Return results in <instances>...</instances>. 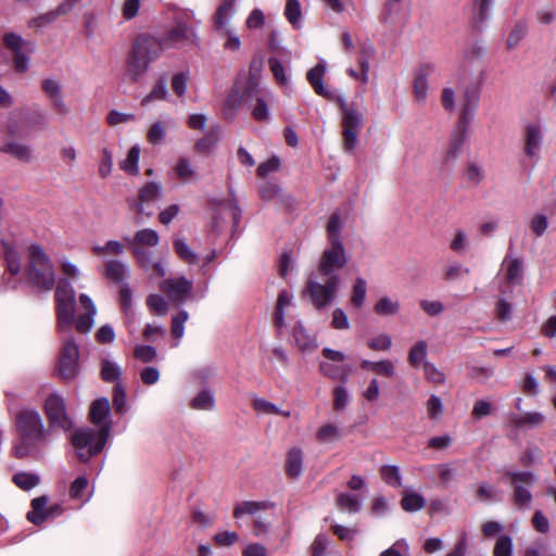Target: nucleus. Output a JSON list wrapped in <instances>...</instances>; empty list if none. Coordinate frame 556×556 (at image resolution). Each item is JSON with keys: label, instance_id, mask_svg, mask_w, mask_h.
<instances>
[{"label": "nucleus", "instance_id": "obj_1", "mask_svg": "<svg viewBox=\"0 0 556 556\" xmlns=\"http://www.w3.org/2000/svg\"><path fill=\"white\" fill-rule=\"evenodd\" d=\"M56 330L60 334L73 333L72 327L80 333H88L93 327L97 307L93 301L85 293L79 295V306L84 309L75 318L76 296L75 290L67 279H61L54 293Z\"/></svg>", "mask_w": 556, "mask_h": 556}, {"label": "nucleus", "instance_id": "obj_2", "mask_svg": "<svg viewBox=\"0 0 556 556\" xmlns=\"http://www.w3.org/2000/svg\"><path fill=\"white\" fill-rule=\"evenodd\" d=\"M160 55L155 37L139 35L131 43L125 60V78L130 83L139 81Z\"/></svg>", "mask_w": 556, "mask_h": 556}, {"label": "nucleus", "instance_id": "obj_3", "mask_svg": "<svg viewBox=\"0 0 556 556\" xmlns=\"http://www.w3.org/2000/svg\"><path fill=\"white\" fill-rule=\"evenodd\" d=\"M15 425L22 441L14 446V455L17 458H24L31 452L29 443L43 440L46 432L40 415L33 409H22L18 412Z\"/></svg>", "mask_w": 556, "mask_h": 556}, {"label": "nucleus", "instance_id": "obj_4", "mask_svg": "<svg viewBox=\"0 0 556 556\" xmlns=\"http://www.w3.org/2000/svg\"><path fill=\"white\" fill-rule=\"evenodd\" d=\"M340 285L339 276H320L316 271L308 275L303 293L316 309H323L336 300Z\"/></svg>", "mask_w": 556, "mask_h": 556}, {"label": "nucleus", "instance_id": "obj_5", "mask_svg": "<svg viewBox=\"0 0 556 556\" xmlns=\"http://www.w3.org/2000/svg\"><path fill=\"white\" fill-rule=\"evenodd\" d=\"M28 254V279L33 285L42 290H52L55 283V275L49 256L38 244H31Z\"/></svg>", "mask_w": 556, "mask_h": 556}, {"label": "nucleus", "instance_id": "obj_6", "mask_svg": "<svg viewBox=\"0 0 556 556\" xmlns=\"http://www.w3.org/2000/svg\"><path fill=\"white\" fill-rule=\"evenodd\" d=\"M108 435V427H103L98 431L89 428L76 430L71 435V441L77 457L81 462H87L90 457L100 453L105 445Z\"/></svg>", "mask_w": 556, "mask_h": 556}, {"label": "nucleus", "instance_id": "obj_7", "mask_svg": "<svg viewBox=\"0 0 556 556\" xmlns=\"http://www.w3.org/2000/svg\"><path fill=\"white\" fill-rule=\"evenodd\" d=\"M60 336L61 351L56 372L62 380L72 381L79 374V348L73 333Z\"/></svg>", "mask_w": 556, "mask_h": 556}, {"label": "nucleus", "instance_id": "obj_8", "mask_svg": "<svg viewBox=\"0 0 556 556\" xmlns=\"http://www.w3.org/2000/svg\"><path fill=\"white\" fill-rule=\"evenodd\" d=\"M339 105L342 115L343 149L352 152L358 142V134L363 126V114L355 104L348 103L345 100H340Z\"/></svg>", "mask_w": 556, "mask_h": 556}, {"label": "nucleus", "instance_id": "obj_9", "mask_svg": "<svg viewBox=\"0 0 556 556\" xmlns=\"http://www.w3.org/2000/svg\"><path fill=\"white\" fill-rule=\"evenodd\" d=\"M505 476L509 479L514 488L511 495L514 504L519 508L529 507L532 501V494L523 484H534L536 477L531 471H506Z\"/></svg>", "mask_w": 556, "mask_h": 556}, {"label": "nucleus", "instance_id": "obj_10", "mask_svg": "<svg viewBox=\"0 0 556 556\" xmlns=\"http://www.w3.org/2000/svg\"><path fill=\"white\" fill-rule=\"evenodd\" d=\"M348 264V256L343 243H330L320 255L317 273L320 276H338L334 271Z\"/></svg>", "mask_w": 556, "mask_h": 556}, {"label": "nucleus", "instance_id": "obj_11", "mask_svg": "<svg viewBox=\"0 0 556 556\" xmlns=\"http://www.w3.org/2000/svg\"><path fill=\"white\" fill-rule=\"evenodd\" d=\"M45 410L52 428L68 431L73 428V420L66 412L64 400L58 394H51L45 403Z\"/></svg>", "mask_w": 556, "mask_h": 556}, {"label": "nucleus", "instance_id": "obj_12", "mask_svg": "<svg viewBox=\"0 0 556 556\" xmlns=\"http://www.w3.org/2000/svg\"><path fill=\"white\" fill-rule=\"evenodd\" d=\"M193 30L184 22H177L168 31L155 37L157 49L162 53L165 50L179 48L182 45L192 41Z\"/></svg>", "mask_w": 556, "mask_h": 556}, {"label": "nucleus", "instance_id": "obj_13", "mask_svg": "<svg viewBox=\"0 0 556 556\" xmlns=\"http://www.w3.org/2000/svg\"><path fill=\"white\" fill-rule=\"evenodd\" d=\"M193 283L186 277L165 279L160 283V290L165 293L170 301L176 303L185 302L192 291Z\"/></svg>", "mask_w": 556, "mask_h": 556}, {"label": "nucleus", "instance_id": "obj_14", "mask_svg": "<svg viewBox=\"0 0 556 556\" xmlns=\"http://www.w3.org/2000/svg\"><path fill=\"white\" fill-rule=\"evenodd\" d=\"M163 194V187L161 184L155 181H149L144 184L138 191V201L134 202L131 208L142 214L144 212V204L157 201Z\"/></svg>", "mask_w": 556, "mask_h": 556}, {"label": "nucleus", "instance_id": "obj_15", "mask_svg": "<svg viewBox=\"0 0 556 556\" xmlns=\"http://www.w3.org/2000/svg\"><path fill=\"white\" fill-rule=\"evenodd\" d=\"M543 139L542 128L539 124H528L525 129V153L534 161L539 160V152Z\"/></svg>", "mask_w": 556, "mask_h": 556}, {"label": "nucleus", "instance_id": "obj_16", "mask_svg": "<svg viewBox=\"0 0 556 556\" xmlns=\"http://www.w3.org/2000/svg\"><path fill=\"white\" fill-rule=\"evenodd\" d=\"M42 91L47 94V97L50 99L52 103L53 110L58 114L65 115L68 113V108L66 106L62 92H61V86L59 81L55 79H45L41 83Z\"/></svg>", "mask_w": 556, "mask_h": 556}, {"label": "nucleus", "instance_id": "obj_17", "mask_svg": "<svg viewBox=\"0 0 556 556\" xmlns=\"http://www.w3.org/2000/svg\"><path fill=\"white\" fill-rule=\"evenodd\" d=\"M258 89L257 84L253 79H250L241 92L238 85L233 87L226 100V106L230 110H236L242 102L249 98L257 96Z\"/></svg>", "mask_w": 556, "mask_h": 556}, {"label": "nucleus", "instance_id": "obj_18", "mask_svg": "<svg viewBox=\"0 0 556 556\" xmlns=\"http://www.w3.org/2000/svg\"><path fill=\"white\" fill-rule=\"evenodd\" d=\"M304 453L300 447H291L286 454L285 472L290 479H298L303 472Z\"/></svg>", "mask_w": 556, "mask_h": 556}, {"label": "nucleus", "instance_id": "obj_19", "mask_svg": "<svg viewBox=\"0 0 556 556\" xmlns=\"http://www.w3.org/2000/svg\"><path fill=\"white\" fill-rule=\"evenodd\" d=\"M0 152L9 154L13 159L29 163L33 160V150L30 146L16 140H4L0 148Z\"/></svg>", "mask_w": 556, "mask_h": 556}, {"label": "nucleus", "instance_id": "obj_20", "mask_svg": "<svg viewBox=\"0 0 556 556\" xmlns=\"http://www.w3.org/2000/svg\"><path fill=\"white\" fill-rule=\"evenodd\" d=\"M505 269V280L509 285H521L523 279V261L507 254L502 263Z\"/></svg>", "mask_w": 556, "mask_h": 556}, {"label": "nucleus", "instance_id": "obj_21", "mask_svg": "<svg viewBox=\"0 0 556 556\" xmlns=\"http://www.w3.org/2000/svg\"><path fill=\"white\" fill-rule=\"evenodd\" d=\"M110 413V402L106 397H100L92 402L90 406V419L92 424L97 425L99 429L103 427L111 428V422L109 421Z\"/></svg>", "mask_w": 556, "mask_h": 556}, {"label": "nucleus", "instance_id": "obj_22", "mask_svg": "<svg viewBox=\"0 0 556 556\" xmlns=\"http://www.w3.org/2000/svg\"><path fill=\"white\" fill-rule=\"evenodd\" d=\"M479 100V92L476 88L467 87L463 92L459 119L470 123Z\"/></svg>", "mask_w": 556, "mask_h": 556}, {"label": "nucleus", "instance_id": "obj_23", "mask_svg": "<svg viewBox=\"0 0 556 556\" xmlns=\"http://www.w3.org/2000/svg\"><path fill=\"white\" fill-rule=\"evenodd\" d=\"M47 503L46 496H39L31 501V510L27 513V519L31 523L39 526L52 516V510L46 509Z\"/></svg>", "mask_w": 556, "mask_h": 556}, {"label": "nucleus", "instance_id": "obj_24", "mask_svg": "<svg viewBox=\"0 0 556 556\" xmlns=\"http://www.w3.org/2000/svg\"><path fill=\"white\" fill-rule=\"evenodd\" d=\"M292 337L294 344L302 352H311L317 348L315 337L311 336L301 323L293 326Z\"/></svg>", "mask_w": 556, "mask_h": 556}, {"label": "nucleus", "instance_id": "obj_25", "mask_svg": "<svg viewBox=\"0 0 556 556\" xmlns=\"http://www.w3.org/2000/svg\"><path fill=\"white\" fill-rule=\"evenodd\" d=\"M274 504L270 502L243 501L233 508V517L241 518L247 515L255 516L261 510L270 509Z\"/></svg>", "mask_w": 556, "mask_h": 556}, {"label": "nucleus", "instance_id": "obj_26", "mask_svg": "<svg viewBox=\"0 0 556 556\" xmlns=\"http://www.w3.org/2000/svg\"><path fill=\"white\" fill-rule=\"evenodd\" d=\"M1 248L8 271L12 276H16L21 271V258L15 245L7 240H1Z\"/></svg>", "mask_w": 556, "mask_h": 556}, {"label": "nucleus", "instance_id": "obj_27", "mask_svg": "<svg viewBox=\"0 0 556 556\" xmlns=\"http://www.w3.org/2000/svg\"><path fill=\"white\" fill-rule=\"evenodd\" d=\"M1 248L8 271L12 276H16L21 271V258L15 245L7 240H1Z\"/></svg>", "mask_w": 556, "mask_h": 556}, {"label": "nucleus", "instance_id": "obj_28", "mask_svg": "<svg viewBox=\"0 0 556 556\" xmlns=\"http://www.w3.org/2000/svg\"><path fill=\"white\" fill-rule=\"evenodd\" d=\"M326 67L323 64H317L311 68L306 74V79L313 87L314 91L321 97L329 98L330 93L324 85V75Z\"/></svg>", "mask_w": 556, "mask_h": 556}, {"label": "nucleus", "instance_id": "obj_29", "mask_svg": "<svg viewBox=\"0 0 556 556\" xmlns=\"http://www.w3.org/2000/svg\"><path fill=\"white\" fill-rule=\"evenodd\" d=\"M361 368L386 378H392L395 375L394 363L390 359H381L378 362L363 359L361 362Z\"/></svg>", "mask_w": 556, "mask_h": 556}, {"label": "nucleus", "instance_id": "obj_30", "mask_svg": "<svg viewBox=\"0 0 556 556\" xmlns=\"http://www.w3.org/2000/svg\"><path fill=\"white\" fill-rule=\"evenodd\" d=\"M160 238L155 230L151 228H146L138 230L131 241L132 248H141L143 247H156L159 244Z\"/></svg>", "mask_w": 556, "mask_h": 556}, {"label": "nucleus", "instance_id": "obj_31", "mask_svg": "<svg viewBox=\"0 0 556 556\" xmlns=\"http://www.w3.org/2000/svg\"><path fill=\"white\" fill-rule=\"evenodd\" d=\"M127 267L126 265L117 260H110L105 263L104 277L121 283L126 279Z\"/></svg>", "mask_w": 556, "mask_h": 556}, {"label": "nucleus", "instance_id": "obj_32", "mask_svg": "<svg viewBox=\"0 0 556 556\" xmlns=\"http://www.w3.org/2000/svg\"><path fill=\"white\" fill-rule=\"evenodd\" d=\"M545 420V417L542 413L531 412L526 413L523 415H513L510 421L514 427L522 428V427H538L542 425Z\"/></svg>", "mask_w": 556, "mask_h": 556}, {"label": "nucleus", "instance_id": "obj_33", "mask_svg": "<svg viewBox=\"0 0 556 556\" xmlns=\"http://www.w3.org/2000/svg\"><path fill=\"white\" fill-rule=\"evenodd\" d=\"M401 309V304L397 300L391 299L389 296L380 298L376 304L374 305V312L378 316H394L399 314Z\"/></svg>", "mask_w": 556, "mask_h": 556}, {"label": "nucleus", "instance_id": "obj_34", "mask_svg": "<svg viewBox=\"0 0 556 556\" xmlns=\"http://www.w3.org/2000/svg\"><path fill=\"white\" fill-rule=\"evenodd\" d=\"M315 437L321 444L332 443L342 437V430L333 424H325L319 427Z\"/></svg>", "mask_w": 556, "mask_h": 556}, {"label": "nucleus", "instance_id": "obj_35", "mask_svg": "<svg viewBox=\"0 0 556 556\" xmlns=\"http://www.w3.org/2000/svg\"><path fill=\"white\" fill-rule=\"evenodd\" d=\"M426 506V500L422 495L416 492H404L401 500V507L407 513H414L422 509Z\"/></svg>", "mask_w": 556, "mask_h": 556}, {"label": "nucleus", "instance_id": "obj_36", "mask_svg": "<svg viewBox=\"0 0 556 556\" xmlns=\"http://www.w3.org/2000/svg\"><path fill=\"white\" fill-rule=\"evenodd\" d=\"M337 506L349 513L355 514L361 510L362 500L357 495L341 493L336 498Z\"/></svg>", "mask_w": 556, "mask_h": 556}, {"label": "nucleus", "instance_id": "obj_37", "mask_svg": "<svg viewBox=\"0 0 556 556\" xmlns=\"http://www.w3.org/2000/svg\"><path fill=\"white\" fill-rule=\"evenodd\" d=\"M428 345L427 342L420 340L416 342L408 352V362L413 367H418L421 364L428 363L427 357Z\"/></svg>", "mask_w": 556, "mask_h": 556}, {"label": "nucleus", "instance_id": "obj_38", "mask_svg": "<svg viewBox=\"0 0 556 556\" xmlns=\"http://www.w3.org/2000/svg\"><path fill=\"white\" fill-rule=\"evenodd\" d=\"M122 376L121 367L109 359L101 362L100 377L105 382H118Z\"/></svg>", "mask_w": 556, "mask_h": 556}, {"label": "nucleus", "instance_id": "obj_39", "mask_svg": "<svg viewBox=\"0 0 556 556\" xmlns=\"http://www.w3.org/2000/svg\"><path fill=\"white\" fill-rule=\"evenodd\" d=\"M140 148L134 146L129 149L127 156L119 163V167L127 174L137 175L139 173L138 162Z\"/></svg>", "mask_w": 556, "mask_h": 556}, {"label": "nucleus", "instance_id": "obj_40", "mask_svg": "<svg viewBox=\"0 0 556 556\" xmlns=\"http://www.w3.org/2000/svg\"><path fill=\"white\" fill-rule=\"evenodd\" d=\"M381 479L392 488L402 486L400 468L395 465H384L380 468Z\"/></svg>", "mask_w": 556, "mask_h": 556}, {"label": "nucleus", "instance_id": "obj_41", "mask_svg": "<svg viewBox=\"0 0 556 556\" xmlns=\"http://www.w3.org/2000/svg\"><path fill=\"white\" fill-rule=\"evenodd\" d=\"M319 371L324 376H326L332 380H339L341 382H346L348 376H349V369L334 366V365L330 364L329 362L320 363Z\"/></svg>", "mask_w": 556, "mask_h": 556}, {"label": "nucleus", "instance_id": "obj_42", "mask_svg": "<svg viewBox=\"0 0 556 556\" xmlns=\"http://www.w3.org/2000/svg\"><path fill=\"white\" fill-rule=\"evenodd\" d=\"M366 293H367V283L364 278H356L353 289H352V295H351V303L354 307L361 308L366 300Z\"/></svg>", "mask_w": 556, "mask_h": 556}, {"label": "nucleus", "instance_id": "obj_43", "mask_svg": "<svg viewBox=\"0 0 556 556\" xmlns=\"http://www.w3.org/2000/svg\"><path fill=\"white\" fill-rule=\"evenodd\" d=\"M236 0H224L218 7L215 15V24L218 29L226 27L228 20L232 15Z\"/></svg>", "mask_w": 556, "mask_h": 556}, {"label": "nucleus", "instance_id": "obj_44", "mask_svg": "<svg viewBox=\"0 0 556 556\" xmlns=\"http://www.w3.org/2000/svg\"><path fill=\"white\" fill-rule=\"evenodd\" d=\"M174 172L176 177L182 182L189 181L195 174L194 168L188 157H179L174 167Z\"/></svg>", "mask_w": 556, "mask_h": 556}, {"label": "nucleus", "instance_id": "obj_45", "mask_svg": "<svg viewBox=\"0 0 556 556\" xmlns=\"http://www.w3.org/2000/svg\"><path fill=\"white\" fill-rule=\"evenodd\" d=\"M13 482L22 490L28 491L40 482L38 475L33 472H17L13 476Z\"/></svg>", "mask_w": 556, "mask_h": 556}, {"label": "nucleus", "instance_id": "obj_46", "mask_svg": "<svg viewBox=\"0 0 556 556\" xmlns=\"http://www.w3.org/2000/svg\"><path fill=\"white\" fill-rule=\"evenodd\" d=\"M342 222L340 214L333 213L327 223V235L329 243H342L340 238V231Z\"/></svg>", "mask_w": 556, "mask_h": 556}, {"label": "nucleus", "instance_id": "obj_47", "mask_svg": "<svg viewBox=\"0 0 556 556\" xmlns=\"http://www.w3.org/2000/svg\"><path fill=\"white\" fill-rule=\"evenodd\" d=\"M174 249L180 260L188 264H197L198 256L182 239H175Z\"/></svg>", "mask_w": 556, "mask_h": 556}, {"label": "nucleus", "instance_id": "obj_48", "mask_svg": "<svg viewBox=\"0 0 556 556\" xmlns=\"http://www.w3.org/2000/svg\"><path fill=\"white\" fill-rule=\"evenodd\" d=\"M215 405V400L210 391H202L194 396L190 403L193 409L211 410Z\"/></svg>", "mask_w": 556, "mask_h": 556}, {"label": "nucleus", "instance_id": "obj_49", "mask_svg": "<svg viewBox=\"0 0 556 556\" xmlns=\"http://www.w3.org/2000/svg\"><path fill=\"white\" fill-rule=\"evenodd\" d=\"M285 16L294 27L300 26L302 11L299 0H288L285 8Z\"/></svg>", "mask_w": 556, "mask_h": 556}, {"label": "nucleus", "instance_id": "obj_50", "mask_svg": "<svg viewBox=\"0 0 556 556\" xmlns=\"http://www.w3.org/2000/svg\"><path fill=\"white\" fill-rule=\"evenodd\" d=\"M374 52L372 46H368L367 48H363L361 54L357 60L358 67L361 70V81L363 84L368 83V74H369V59Z\"/></svg>", "mask_w": 556, "mask_h": 556}, {"label": "nucleus", "instance_id": "obj_51", "mask_svg": "<svg viewBox=\"0 0 556 556\" xmlns=\"http://www.w3.org/2000/svg\"><path fill=\"white\" fill-rule=\"evenodd\" d=\"M527 25L526 23L519 22L517 23L511 31L509 33L506 41L507 49L513 50L515 49L519 42L523 39V37L527 34Z\"/></svg>", "mask_w": 556, "mask_h": 556}, {"label": "nucleus", "instance_id": "obj_52", "mask_svg": "<svg viewBox=\"0 0 556 556\" xmlns=\"http://www.w3.org/2000/svg\"><path fill=\"white\" fill-rule=\"evenodd\" d=\"M367 346L377 352L389 351L392 346V338L388 333H380L367 341Z\"/></svg>", "mask_w": 556, "mask_h": 556}, {"label": "nucleus", "instance_id": "obj_53", "mask_svg": "<svg viewBox=\"0 0 556 556\" xmlns=\"http://www.w3.org/2000/svg\"><path fill=\"white\" fill-rule=\"evenodd\" d=\"M147 306L151 313L160 316H164L167 313L168 304L166 300L159 294H151L147 299Z\"/></svg>", "mask_w": 556, "mask_h": 556}, {"label": "nucleus", "instance_id": "obj_54", "mask_svg": "<svg viewBox=\"0 0 556 556\" xmlns=\"http://www.w3.org/2000/svg\"><path fill=\"white\" fill-rule=\"evenodd\" d=\"M465 179L472 186H478L484 178L483 168L477 163H468L465 170Z\"/></svg>", "mask_w": 556, "mask_h": 556}, {"label": "nucleus", "instance_id": "obj_55", "mask_svg": "<svg viewBox=\"0 0 556 556\" xmlns=\"http://www.w3.org/2000/svg\"><path fill=\"white\" fill-rule=\"evenodd\" d=\"M168 91L165 81L160 80L156 83L152 90L142 99L141 104L147 105L154 100H165Z\"/></svg>", "mask_w": 556, "mask_h": 556}, {"label": "nucleus", "instance_id": "obj_56", "mask_svg": "<svg viewBox=\"0 0 556 556\" xmlns=\"http://www.w3.org/2000/svg\"><path fill=\"white\" fill-rule=\"evenodd\" d=\"M2 40L5 48L11 50L13 54L23 51V48L26 45L24 39L18 34L12 31L5 33Z\"/></svg>", "mask_w": 556, "mask_h": 556}, {"label": "nucleus", "instance_id": "obj_57", "mask_svg": "<svg viewBox=\"0 0 556 556\" xmlns=\"http://www.w3.org/2000/svg\"><path fill=\"white\" fill-rule=\"evenodd\" d=\"M424 371L426 379L437 386H441L445 382V375L439 368L431 363L424 364Z\"/></svg>", "mask_w": 556, "mask_h": 556}, {"label": "nucleus", "instance_id": "obj_58", "mask_svg": "<svg viewBox=\"0 0 556 556\" xmlns=\"http://www.w3.org/2000/svg\"><path fill=\"white\" fill-rule=\"evenodd\" d=\"M468 125H469V123H465L464 121L459 119L456 129L451 135L450 141H448V143L451 146L460 150L462 146L465 142Z\"/></svg>", "mask_w": 556, "mask_h": 556}, {"label": "nucleus", "instance_id": "obj_59", "mask_svg": "<svg viewBox=\"0 0 556 556\" xmlns=\"http://www.w3.org/2000/svg\"><path fill=\"white\" fill-rule=\"evenodd\" d=\"M513 541L508 535H501L495 543L493 556H511Z\"/></svg>", "mask_w": 556, "mask_h": 556}, {"label": "nucleus", "instance_id": "obj_60", "mask_svg": "<svg viewBox=\"0 0 556 556\" xmlns=\"http://www.w3.org/2000/svg\"><path fill=\"white\" fill-rule=\"evenodd\" d=\"M156 350L151 345L139 344L134 349V356L142 363H151L156 358Z\"/></svg>", "mask_w": 556, "mask_h": 556}, {"label": "nucleus", "instance_id": "obj_61", "mask_svg": "<svg viewBox=\"0 0 556 556\" xmlns=\"http://www.w3.org/2000/svg\"><path fill=\"white\" fill-rule=\"evenodd\" d=\"M113 406L117 413H124L126 409V391L121 382L113 388Z\"/></svg>", "mask_w": 556, "mask_h": 556}, {"label": "nucleus", "instance_id": "obj_62", "mask_svg": "<svg viewBox=\"0 0 556 556\" xmlns=\"http://www.w3.org/2000/svg\"><path fill=\"white\" fill-rule=\"evenodd\" d=\"M188 319V313L184 309L179 311L178 314L172 318V334L176 339H180L184 336V324Z\"/></svg>", "mask_w": 556, "mask_h": 556}, {"label": "nucleus", "instance_id": "obj_63", "mask_svg": "<svg viewBox=\"0 0 556 556\" xmlns=\"http://www.w3.org/2000/svg\"><path fill=\"white\" fill-rule=\"evenodd\" d=\"M189 81L188 73L181 72L173 75L172 77V89L178 96L182 97L186 93L187 85Z\"/></svg>", "mask_w": 556, "mask_h": 556}, {"label": "nucleus", "instance_id": "obj_64", "mask_svg": "<svg viewBox=\"0 0 556 556\" xmlns=\"http://www.w3.org/2000/svg\"><path fill=\"white\" fill-rule=\"evenodd\" d=\"M493 413V405L485 400H478L475 402L471 416L479 420L483 417H486Z\"/></svg>", "mask_w": 556, "mask_h": 556}]
</instances>
